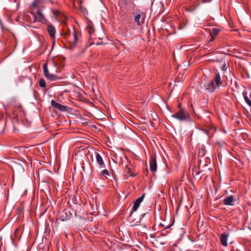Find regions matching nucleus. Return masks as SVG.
<instances>
[{
	"label": "nucleus",
	"instance_id": "f257e3e1",
	"mask_svg": "<svg viewBox=\"0 0 251 251\" xmlns=\"http://www.w3.org/2000/svg\"><path fill=\"white\" fill-rule=\"evenodd\" d=\"M223 82L219 73H216L213 78L205 84L206 90L210 93L213 92L217 88H219Z\"/></svg>",
	"mask_w": 251,
	"mask_h": 251
},
{
	"label": "nucleus",
	"instance_id": "f03ea898",
	"mask_svg": "<svg viewBox=\"0 0 251 251\" xmlns=\"http://www.w3.org/2000/svg\"><path fill=\"white\" fill-rule=\"evenodd\" d=\"M171 117L180 122H189L191 121L189 113L185 108H181L175 114L172 115Z\"/></svg>",
	"mask_w": 251,
	"mask_h": 251
},
{
	"label": "nucleus",
	"instance_id": "7ed1b4c3",
	"mask_svg": "<svg viewBox=\"0 0 251 251\" xmlns=\"http://www.w3.org/2000/svg\"><path fill=\"white\" fill-rule=\"evenodd\" d=\"M64 32L66 34L70 36L72 40L71 42L73 44L74 46H75L77 43L78 39L80 36L79 32L78 31H76L74 27H72L71 29H68L67 31H65L64 30Z\"/></svg>",
	"mask_w": 251,
	"mask_h": 251
},
{
	"label": "nucleus",
	"instance_id": "20e7f679",
	"mask_svg": "<svg viewBox=\"0 0 251 251\" xmlns=\"http://www.w3.org/2000/svg\"><path fill=\"white\" fill-rule=\"evenodd\" d=\"M44 74L45 77L50 81H54L57 79V76L54 74L50 73L47 67V63H45L43 66Z\"/></svg>",
	"mask_w": 251,
	"mask_h": 251
},
{
	"label": "nucleus",
	"instance_id": "39448f33",
	"mask_svg": "<svg viewBox=\"0 0 251 251\" xmlns=\"http://www.w3.org/2000/svg\"><path fill=\"white\" fill-rule=\"evenodd\" d=\"M51 105L62 112L67 111L69 108L68 106L61 105L54 100L51 101Z\"/></svg>",
	"mask_w": 251,
	"mask_h": 251
},
{
	"label": "nucleus",
	"instance_id": "423d86ee",
	"mask_svg": "<svg viewBox=\"0 0 251 251\" xmlns=\"http://www.w3.org/2000/svg\"><path fill=\"white\" fill-rule=\"evenodd\" d=\"M71 217V213L69 210L64 209L60 214L59 219L61 221H64L69 219Z\"/></svg>",
	"mask_w": 251,
	"mask_h": 251
},
{
	"label": "nucleus",
	"instance_id": "0eeeda50",
	"mask_svg": "<svg viewBox=\"0 0 251 251\" xmlns=\"http://www.w3.org/2000/svg\"><path fill=\"white\" fill-rule=\"evenodd\" d=\"M51 12L53 17L56 20H60L64 17V14L58 9L51 8Z\"/></svg>",
	"mask_w": 251,
	"mask_h": 251
},
{
	"label": "nucleus",
	"instance_id": "6e6552de",
	"mask_svg": "<svg viewBox=\"0 0 251 251\" xmlns=\"http://www.w3.org/2000/svg\"><path fill=\"white\" fill-rule=\"evenodd\" d=\"M157 169V163L155 157L151 156L150 161V169L151 171L154 173Z\"/></svg>",
	"mask_w": 251,
	"mask_h": 251
},
{
	"label": "nucleus",
	"instance_id": "1a4fd4ad",
	"mask_svg": "<svg viewBox=\"0 0 251 251\" xmlns=\"http://www.w3.org/2000/svg\"><path fill=\"white\" fill-rule=\"evenodd\" d=\"M235 201V198L233 195H230L223 200V204L226 205H233Z\"/></svg>",
	"mask_w": 251,
	"mask_h": 251
},
{
	"label": "nucleus",
	"instance_id": "9d476101",
	"mask_svg": "<svg viewBox=\"0 0 251 251\" xmlns=\"http://www.w3.org/2000/svg\"><path fill=\"white\" fill-rule=\"evenodd\" d=\"M47 31L51 38L55 37L56 30L55 27L51 24H49L47 27Z\"/></svg>",
	"mask_w": 251,
	"mask_h": 251
},
{
	"label": "nucleus",
	"instance_id": "9b49d317",
	"mask_svg": "<svg viewBox=\"0 0 251 251\" xmlns=\"http://www.w3.org/2000/svg\"><path fill=\"white\" fill-rule=\"evenodd\" d=\"M144 196L145 194H143L142 196L137 199L136 201L134 202V204L132 208V212L136 211L138 209L141 202L143 201L144 199Z\"/></svg>",
	"mask_w": 251,
	"mask_h": 251
},
{
	"label": "nucleus",
	"instance_id": "f8f14e48",
	"mask_svg": "<svg viewBox=\"0 0 251 251\" xmlns=\"http://www.w3.org/2000/svg\"><path fill=\"white\" fill-rule=\"evenodd\" d=\"M95 154L97 163L98 164L100 167V168H104L105 165L100 154L98 152H96Z\"/></svg>",
	"mask_w": 251,
	"mask_h": 251
},
{
	"label": "nucleus",
	"instance_id": "ddd939ff",
	"mask_svg": "<svg viewBox=\"0 0 251 251\" xmlns=\"http://www.w3.org/2000/svg\"><path fill=\"white\" fill-rule=\"evenodd\" d=\"M133 169V167L131 164H129L127 165L125 168V172L126 173V175H128L129 176L134 177L136 176V173H133L132 172Z\"/></svg>",
	"mask_w": 251,
	"mask_h": 251
},
{
	"label": "nucleus",
	"instance_id": "4468645a",
	"mask_svg": "<svg viewBox=\"0 0 251 251\" xmlns=\"http://www.w3.org/2000/svg\"><path fill=\"white\" fill-rule=\"evenodd\" d=\"M228 237V235L226 233L222 234L221 235L220 240L221 244L224 246H227V239Z\"/></svg>",
	"mask_w": 251,
	"mask_h": 251
},
{
	"label": "nucleus",
	"instance_id": "2eb2a0df",
	"mask_svg": "<svg viewBox=\"0 0 251 251\" xmlns=\"http://www.w3.org/2000/svg\"><path fill=\"white\" fill-rule=\"evenodd\" d=\"M243 95L246 102L251 107V94L248 95L247 92L245 91Z\"/></svg>",
	"mask_w": 251,
	"mask_h": 251
},
{
	"label": "nucleus",
	"instance_id": "dca6fc26",
	"mask_svg": "<svg viewBox=\"0 0 251 251\" xmlns=\"http://www.w3.org/2000/svg\"><path fill=\"white\" fill-rule=\"evenodd\" d=\"M220 32V29L217 28H213L212 29L210 30L209 33L210 35L214 37H216V36Z\"/></svg>",
	"mask_w": 251,
	"mask_h": 251
},
{
	"label": "nucleus",
	"instance_id": "f3484780",
	"mask_svg": "<svg viewBox=\"0 0 251 251\" xmlns=\"http://www.w3.org/2000/svg\"><path fill=\"white\" fill-rule=\"evenodd\" d=\"M136 15L135 17L134 20H135V22L137 23V25L138 26H140L141 25L140 22V20L141 19V12L140 11H137L136 12Z\"/></svg>",
	"mask_w": 251,
	"mask_h": 251
},
{
	"label": "nucleus",
	"instance_id": "a211bd4d",
	"mask_svg": "<svg viewBox=\"0 0 251 251\" xmlns=\"http://www.w3.org/2000/svg\"><path fill=\"white\" fill-rule=\"evenodd\" d=\"M39 85L40 87L45 88L46 87V82L43 78H41L39 81Z\"/></svg>",
	"mask_w": 251,
	"mask_h": 251
},
{
	"label": "nucleus",
	"instance_id": "6ab92c4d",
	"mask_svg": "<svg viewBox=\"0 0 251 251\" xmlns=\"http://www.w3.org/2000/svg\"><path fill=\"white\" fill-rule=\"evenodd\" d=\"M100 175L102 176L107 177V176H109L110 175V173L107 169H104L101 171Z\"/></svg>",
	"mask_w": 251,
	"mask_h": 251
},
{
	"label": "nucleus",
	"instance_id": "aec40b11",
	"mask_svg": "<svg viewBox=\"0 0 251 251\" xmlns=\"http://www.w3.org/2000/svg\"><path fill=\"white\" fill-rule=\"evenodd\" d=\"M201 172L200 171L198 170V169L195 168V169L193 170V175L194 176H198L201 173Z\"/></svg>",
	"mask_w": 251,
	"mask_h": 251
},
{
	"label": "nucleus",
	"instance_id": "412c9836",
	"mask_svg": "<svg viewBox=\"0 0 251 251\" xmlns=\"http://www.w3.org/2000/svg\"><path fill=\"white\" fill-rule=\"evenodd\" d=\"M37 14L39 15V16L42 19H45V17L42 13V11L41 9H38L37 10Z\"/></svg>",
	"mask_w": 251,
	"mask_h": 251
},
{
	"label": "nucleus",
	"instance_id": "4be33fe9",
	"mask_svg": "<svg viewBox=\"0 0 251 251\" xmlns=\"http://www.w3.org/2000/svg\"><path fill=\"white\" fill-rule=\"evenodd\" d=\"M37 4H38V0H35L34 1H33L32 3V5L33 7H36L37 5Z\"/></svg>",
	"mask_w": 251,
	"mask_h": 251
},
{
	"label": "nucleus",
	"instance_id": "5701e85b",
	"mask_svg": "<svg viewBox=\"0 0 251 251\" xmlns=\"http://www.w3.org/2000/svg\"><path fill=\"white\" fill-rule=\"evenodd\" d=\"M215 38V37H214L212 36H210V38L208 40V42H211L213 41L214 40Z\"/></svg>",
	"mask_w": 251,
	"mask_h": 251
},
{
	"label": "nucleus",
	"instance_id": "b1692460",
	"mask_svg": "<svg viewBox=\"0 0 251 251\" xmlns=\"http://www.w3.org/2000/svg\"><path fill=\"white\" fill-rule=\"evenodd\" d=\"M93 30V28H90V29L89 30V33L90 35V36L92 34V31Z\"/></svg>",
	"mask_w": 251,
	"mask_h": 251
},
{
	"label": "nucleus",
	"instance_id": "393cba45",
	"mask_svg": "<svg viewBox=\"0 0 251 251\" xmlns=\"http://www.w3.org/2000/svg\"><path fill=\"white\" fill-rule=\"evenodd\" d=\"M17 107H18V109H22V106H21V104H19V105H17Z\"/></svg>",
	"mask_w": 251,
	"mask_h": 251
},
{
	"label": "nucleus",
	"instance_id": "a878e982",
	"mask_svg": "<svg viewBox=\"0 0 251 251\" xmlns=\"http://www.w3.org/2000/svg\"><path fill=\"white\" fill-rule=\"evenodd\" d=\"M82 11L85 13V12L86 11V10L85 9H82Z\"/></svg>",
	"mask_w": 251,
	"mask_h": 251
},
{
	"label": "nucleus",
	"instance_id": "bb28decb",
	"mask_svg": "<svg viewBox=\"0 0 251 251\" xmlns=\"http://www.w3.org/2000/svg\"><path fill=\"white\" fill-rule=\"evenodd\" d=\"M178 107L180 108V109L181 108V104L179 103L178 104Z\"/></svg>",
	"mask_w": 251,
	"mask_h": 251
},
{
	"label": "nucleus",
	"instance_id": "cd10ccee",
	"mask_svg": "<svg viewBox=\"0 0 251 251\" xmlns=\"http://www.w3.org/2000/svg\"><path fill=\"white\" fill-rule=\"evenodd\" d=\"M151 238H154V236L152 235H151Z\"/></svg>",
	"mask_w": 251,
	"mask_h": 251
},
{
	"label": "nucleus",
	"instance_id": "c85d7f7f",
	"mask_svg": "<svg viewBox=\"0 0 251 251\" xmlns=\"http://www.w3.org/2000/svg\"><path fill=\"white\" fill-rule=\"evenodd\" d=\"M145 215V214H142V217H143Z\"/></svg>",
	"mask_w": 251,
	"mask_h": 251
}]
</instances>
